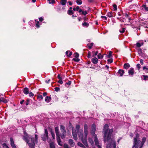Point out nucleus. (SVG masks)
I'll use <instances>...</instances> for the list:
<instances>
[{"label": "nucleus", "instance_id": "60", "mask_svg": "<svg viewBox=\"0 0 148 148\" xmlns=\"http://www.w3.org/2000/svg\"><path fill=\"white\" fill-rule=\"evenodd\" d=\"M136 67L138 68V70H139L140 68V64H137L136 65Z\"/></svg>", "mask_w": 148, "mask_h": 148}, {"label": "nucleus", "instance_id": "28", "mask_svg": "<svg viewBox=\"0 0 148 148\" xmlns=\"http://www.w3.org/2000/svg\"><path fill=\"white\" fill-rule=\"evenodd\" d=\"M55 132L57 136H60L59 133V130L57 127H56L55 128Z\"/></svg>", "mask_w": 148, "mask_h": 148}, {"label": "nucleus", "instance_id": "59", "mask_svg": "<svg viewBox=\"0 0 148 148\" xmlns=\"http://www.w3.org/2000/svg\"><path fill=\"white\" fill-rule=\"evenodd\" d=\"M51 134L52 135V137L53 138V139L55 138V135L54 133V132H51Z\"/></svg>", "mask_w": 148, "mask_h": 148}, {"label": "nucleus", "instance_id": "53", "mask_svg": "<svg viewBox=\"0 0 148 148\" xmlns=\"http://www.w3.org/2000/svg\"><path fill=\"white\" fill-rule=\"evenodd\" d=\"M63 147L64 148H69L68 145L66 144H64Z\"/></svg>", "mask_w": 148, "mask_h": 148}, {"label": "nucleus", "instance_id": "30", "mask_svg": "<svg viewBox=\"0 0 148 148\" xmlns=\"http://www.w3.org/2000/svg\"><path fill=\"white\" fill-rule=\"evenodd\" d=\"M107 16L110 18L112 17L113 16V13L112 12H108Z\"/></svg>", "mask_w": 148, "mask_h": 148}, {"label": "nucleus", "instance_id": "21", "mask_svg": "<svg viewBox=\"0 0 148 148\" xmlns=\"http://www.w3.org/2000/svg\"><path fill=\"white\" fill-rule=\"evenodd\" d=\"M66 54L68 57H70L72 54V52L69 51H67L66 52Z\"/></svg>", "mask_w": 148, "mask_h": 148}, {"label": "nucleus", "instance_id": "49", "mask_svg": "<svg viewBox=\"0 0 148 148\" xmlns=\"http://www.w3.org/2000/svg\"><path fill=\"white\" fill-rule=\"evenodd\" d=\"M107 61L108 63H111L113 62V59L112 58L108 59V60Z\"/></svg>", "mask_w": 148, "mask_h": 148}, {"label": "nucleus", "instance_id": "26", "mask_svg": "<svg viewBox=\"0 0 148 148\" xmlns=\"http://www.w3.org/2000/svg\"><path fill=\"white\" fill-rule=\"evenodd\" d=\"M51 100V97L48 96H47L45 99V101L47 102H49Z\"/></svg>", "mask_w": 148, "mask_h": 148}, {"label": "nucleus", "instance_id": "23", "mask_svg": "<svg viewBox=\"0 0 148 148\" xmlns=\"http://www.w3.org/2000/svg\"><path fill=\"white\" fill-rule=\"evenodd\" d=\"M3 102L4 103H7V100L4 98L3 97H1L0 98V103Z\"/></svg>", "mask_w": 148, "mask_h": 148}, {"label": "nucleus", "instance_id": "31", "mask_svg": "<svg viewBox=\"0 0 148 148\" xmlns=\"http://www.w3.org/2000/svg\"><path fill=\"white\" fill-rule=\"evenodd\" d=\"M140 142V141H138V142H137L136 143H135V145H134L133 147H135V148H138V146H139V145H138V143Z\"/></svg>", "mask_w": 148, "mask_h": 148}, {"label": "nucleus", "instance_id": "44", "mask_svg": "<svg viewBox=\"0 0 148 148\" xmlns=\"http://www.w3.org/2000/svg\"><path fill=\"white\" fill-rule=\"evenodd\" d=\"M79 128H80V126L79 125H77L76 126V132H77L79 131Z\"/></svg>", "mask_w": 148, "mask_h": 148}, {"label": "nucleus", "instance_id": "37", "mask_svg": "<svg viewBox=\"0 0 148 148\" xmlns=\"http://www.w3.org/2000/svg\"><path fill=\"white\" fill-rule=\"evenodd\" d=\"M67 13L69 15H73L74 14V12L72 10H69L68 11Z\"/></svg>", "mask_w": 148, "mask_h": 148}, {"label": "nucleus", "instance_id": "64", "mask_svg": "<svg viewBox=\"0 0 148 148\" xmlns=\"http://www.w3.org/2000/svg\"><path fill=\"white\" fill-rule=\"evenodd\" d=\"M39 20L40 22L44 20L43 18L41 17L39 18Z\"/></svg>", "mask_w": 148, "mask_h": 148}, {"label": "nucleus", "instance_id": "32", "mask_svg": "<svg viewBox=\"0 0 148 148\" xmlns=\"http://www.w3.org/2000/svg\"><path fill=\"white\" fill-rule=\"evenodd\" d=\"M67 0H60V3L62 5H65L66 2Z\"/></svg>", "mask_w": 148, "mask_h": 148}, {"label": "nucleus", "instance_id": "22", "mask_svg": "<svg viewBox=\"0 0 148 148\" xmlns=\"http://www.w3.org/2000/svg\"><path fill=\"white\" fill-rule=\"evenodd\" d=\"M93 45L94 43H89L87 45L86 47L89 49H90L92 48Z\"/></svg>", "mask_w": 148, "mask_h": 148}, {"label": "nucleus", "instance_id": "5", "mask_svg": "<svg viewBox=\"0 0 148 148\" xmlns=\"http://www.w3.org/2000/svg\"><path fill=\"white\" fill-rule=\"evenodd\" d=\"M94 141L95 144L98 148H101V144H100L98 141L96 135H95L94 137Z\"/></svg>", "mask_w": 148, "mask_h": 148}, {"label": "nucleus", "instance_id": "56", "mask_svg": "<svg viewBox=\"0 0 148 148\" xmlns=\"http://www.w3.org/2000/svg\"><path fill=\"white\" fill-rule=\"evenodd\" d=\"M88 14L87 12L86 11H82V14L84 15H86Z\"/></svg>", "mask_w": 148, "mask_h": 148}, {"label": "nucleus", "instance_id": "24", "mask_svg": "<svg viewBox=\"0 0 148 148\" xmlns=\"http://www.w3.org/2000/svg\"><path fill=\"white\" fill-rule=\"evenodd\" d=\"M130 67V64L128 63H125L124 64L123 67L126 69H128Z\"/></svg>", "mask_w": 148, "mask_h": 148}, {"label": "nucleus", "instance_id": "58", "mask_svg": "<svg viewBox=\"0 0 148 148\" xmlns=\"http://www.w3.org/2000/svg\"><path fill=\"white\" fill-rule=\"evenodd\" d=\"M87 57H88V58H90L91 57V52L90 51L88 52Z\"/></svg>", "mask_w": 148, "mask_h": 148}, {"label": "nucleus", "instance_id": "13", "mask_svg": "<svg viewBox=\"0 0 148 148\" xmlns=\"http://www.w3.org/2000/svg\"><path fill=\"white\" fill-rule=\"evenodd\" d=\"M57 140L58 144L59 145L62 146V142L61 140L60 137V136H57Z\"/></svg>", "mask_w": 148, "mask_h": 148}, {"label": "nucleus", "instance_id": "11", "mask_svg": "<svg viewBox=\"0 0 148 148\" xmlns=\"http://www.w3.org/2000/svg\"><path fill=\"white\" fill-rule=\"evenodd\" d=\"M84 132L85 134V136H86V137L87 136V135L88 134V126L87 124H85L84 125Z\"/></svg>", "mask_w": 148, "mask_h": 148}, {"label": "nucleus", "instance_id": "62", "mask_svg": "<svg viewBox=\"0 0 148 148\" xmlns=\"http://www.w3.org/2000/svg\"><path fill=\"white\" fill-rule=\"evenodd\" d=\"M58 83L60 84H62L63 83V82L62 81V79H59L58 82Z\"/></svg>", "mask_w": 148, "mask_h": 148}, {"label": "nucleus", "instance_id": "35", "mask_svg": "<svg viewBox=\"0 0 148 148\" xmlns=\"http://www.w3.org/2000/svg\"><path fill=\"white\" fill-rule=\"evenodd\" d=\"M61 132H62V136H61V137L63 138V137H64V134L66 133V131L65 129L63 130H61Z\"/></svg>", "mask_w": 148, "mask_h": 148}, {"label": "nucleus", "instance_id": "57", "mask_svg": "<svg viewBox=\"0 0 148 148\" xmlns=\"http://www.w3.org/2000/svg\"><path fill=\"white\" fill-rule=\"evenodd\" d=\"M139 54L140 56L142 57H145L146 56L145 54L144 53H143L142 52V53H140V54Z\"/></svg>", "mask_w": 148, "mask_h": 148}, {"label": "nucleus", "instance_id": "43", "mask_svg": "<svg viewBox=\"0 0 148 148\" xmlns=\"http://www.w3.org/2000/svg\"><path fill=\"white\" fill-rule=\"evenodd\" d=\"M97 57L99 59H102L103 58V56L101 53H99L97 55Z\"/></svg>", "mask_w": 148, "mask_h": 148}, {"label": "nucleus", "instance_id": "25", "mask_svg": "<svg viewBox=\"0 0 148 148\" xmlns=\"http://www.w3.org/2000/svg\"><path fill=\"white\" fill-rule=\"evenodd\" d=\"M23 91L24 93L27 94L29 93V90L27 88H25L23 90Z\"/></svg>", "mask_w": 148, "mask_h": 148}, {"label": "nucleus", "instance_id": "36", "mask_svg": "<svg viewBox=\"0 0 148 148\" xmlns=\"http://www.w3.org/2000/svg\"><path fill=\"white\" fill-rule=\"evenodd\" d=\"M77 145L78 146H79L83 148H85V145H83L82 143H81L80 142H78L77 143Z\"/></svg>", "mask_w": 148, "mask_h": 148}, {"label": "nucleus", "instance_id": "29", "mask_svg": "<svg viewBox=\"0 0 148 148\" xmlns=\"http://www.w3.org/2000/svg\"><path fill=\"white\" fill-rule=\"evenodd\" d=\"M88 140L89 143L91 144V145H93L94 142L92 139L91 138H88Z\"/></svg>", "mask_w": 148, "mask_h": 148}, {"label": "nucleus", "instance_id": "52", "mask_svg": "<svg viewBox=\"0 0 148 148\" xmlns=\"http://www.w3.org/2000/svg\"><path fill=\"white\" fill-rule=\"evenodd\" d=\"M65 129V127L63 125H61L60 126V130H63Z\"/></svg>", "mask_w": 148, "mask_h": 148}, {"label": "nucleus", "instance_id": "51", "mask_svg": "<svg viewBox=\"0 0 148 148\" xmlns=\"http://www.w3.org/2000/svg\"><path fill=\"white\" fill-rule=\"evenodd\" d=\"M55 90L56 92H58L60 90V88L59 87H56L55 88Z\"/></svg>", "mask_w": 148, "mask_h": 148}, {"label": "nucleus", "instance_id": "54", "mask_svg": "<svg viewBox=\"0 0 148 148\" xmlns=\"http://www.w3.org/2000/svg\"><path fill=\"white\" fill-rule=\"evenodd\" d=\"M73 59L74 61L76 62H78L79 61V59L77 58H73Z\"/></svg>", "mask_w": 148, "mask_h": 148}, {"label": "nucleus", "instance_id": "12", "mask_svg": "<svg viewBox=\"0 0 148 148\" xmlns=\"http://www.w3.org/2000/svg\"><path fill=\"white\" fill-rule=\"evenodd\" d=\"M72 134L74 139L76 140H77V135L76 131L72 130Z\"/></svg>", "mask_w": 148, "mask_h": 148}, {"label": "nucleus", "instance_id": "61", "mask_svg": "<svg viewBox=\"0 0 148 148\" xmlns=\"http://www.w3.org/2000/svg\"><path fill=\"white\" fill-rule=\"evenodd\" d=\"M101 18L102 19H104L105 20H107V17L104 16H101Z\"/></svg>", "mask_w": 148, "mask_h": 148}, {"label": "nucleus", "instance_id": "2", "mask_svg": "<svg viewBox=\"0 0 148 148\" xmlns=\"http://www.w3.org/2000/svg\"><path fill=\"white\" fill-rule=\"evenodd\" d=\"M23 139L28 143L30 148H35V143L34 138H29V140L27 136H24Z\"/></svg>", "mask_w": 148, "mask_h": 148}, {"label": "nucleus", "instance_id": "1", "mask_svg": "<svg viewBox=\"0 0 148 148\" xmlns=\"http://www.w3.org/2000/svg\"><path fill=\"white\" fill-rule=\"evenodd\" d=\"M108 124H106L103 127L104 141L106 143V148H116V142L111 135L113 131L112 129H109Z\"/></svg>", "mask_w": 148, "mask_h": 148}, {"label": "nucleus", "instance_id": "33", "mask_svg": "<svg viewBox=\"0 0 148 148\" xmlns=\"http://www.w3.org/2000/svg\"><path fill=\"white\" fill-rule=\"evenodd\" d=\"M143 70L145 72V73H148V67L146 66H143Z\"/></svg>", "mask_w": 148, "mask_h": 148}, {"label": "nucleus", "instance_id": "38", "mask_svg": "<svg viewBox=\"0 0 148 148\" xmlns=\"http://www.w3.org/2000/svg\"><path fill=\"white\" fill-rule=\"evenodd\" d=\"M118 14L120 16H124V14L123 13L122 11H121L120 12H119L118 13Z\"/></svg>", "mask_w": 148, "mask_h": 148}, {"label": "nucleus", "instance_id": "55", "mask_svg": "<svg viewBox=\"0 0 148 148\" xmlns=\"http://www.w3.org/2000/svg\"><path fill=\"white\" fill-rule=\"evenodd\" d=\"M71 84V81H69L68 82H66V84H65V86H66V85L67 84V85H70Z\"/></svg>", "mask_w": 148, "mask_h": 148}, {"label": "nucleus", "instance_id": "9", "mask_svg": "<svg viewBox=\"0 0 148 148\" xmlns=\"http://www.w3.org/2000/svg\"><path fill=\"white\" fill-rule=\"evenodd\" d=\"M78 136L79 138L81 139L83 138V132L82 130H81L77 132Z\"/></svg>", "mask_w": 148, "mask_h": 148}, {"label": "nucleus", "instance_id": "16", "mask_svg": "<svg viewBox=\"0 0 148 148\" xmlns=\"http://www.w3.org/2000/svg\"><path fill=\"white\" fill-rule=\"evenodd\" d=\"M69 143L72 147H73L75 145V143L71 139H70L69 140Z\"/></svg>", "mask_w": 148, "mask_h": 148}, {"label": "nucleus", "instance_id": "34", "mask_svg": "<svg viewBox=\"0 0 148 148\" xmlns=\"http://www.w3.org/2000/svg\"><path fill=\"white\" fill-rule=\"evenodd\" d=\"M123 16H122L121 17L118 18L117 19L119 20L121 22H124L125 20V18L123 17Z\"/></svg>", "mask_w": 148, "mask_h": 148}, {"label": "nucleus", "instance_id": "40", "mask_svg": "<svg viewBox=\"0 0 148 148\" xmlns=\"http://www.w3.org/2000/svg\"><path fill=\"white\" fill-rule=\"evenodd\" d=\"M50 148H55V146L53 143L51 142L49 144Z\"/></svg>", "mask_w": 148, "mask_h": 148}, {"label": "nucleus", "instance_id": "15", "mask_svg": "<svg viewBox=\"0 0 148 148\" xmlns=\"http://www.w3.org/2000/svg\"><path fill=\"white\" fill-rule=\"evenodd\" d=\"M96 126L95 124H93L92 125V132L93 134H95L96 130Z\"/></svg>", "mask_w": 148, "mask_h": 148}, {"label": "nucleus", "instance_id": "18", "mask_svg": "<svg viewBox=\"0 0 148 148\" xmlns=\"http://www.w3.org/2000/svg\"><path fill=\"white\" fill-rule=\"evenodd\" d=\"M134 69L132 68H131L128 71V73L129 75H132L134 74Z\"/></svg>", "mask_w": 148, "mask_h": 148}, {"label": "nucleus", "instance_id": "7", "mask_svg": "<svg viewBox=\"0 0 148 148\" xmlns=\"http://www.w3.org/2000/svg\"><path fill=\"white\" fill-rule=\"evenodd\" d=\"M129 22L130 23V24L131 25L132 27L133 28H136V26L135 25V23H136V21H134L133 20L131 19L130 18H128Z\"/></svg>", "mask_w": 148, "mask_h": 148}, {"label": "nucleus", "instance_id": "14", "mask_svg": "<svg viewBox=\"0 0 148 148\" xmlns=\"http://www.w3.org/2000/svg\"><path fill=\"white\" fill-rule=\"evenodd\" d=\"M10 144L12 148H16V147L14 144L13 139L12 138H10Z\"/></svg>", "mask_w": 148, "mask_h": 148}, {"label": "nucleus", "instance_id": "10", "mask_svg": "<svg viewBox=\"0 0 148 148\" xmlns=\"http://www.w3.org/2000/svg\"><path fill=\"white\" fill-rule=\"evenodd\" d=\"M124 73L125 72L124 70L119 69L117 73L116 74L117 75H119L120 76H122Z\"/></svg>", "mask_w": 148, "mask_h": 148}, {"label": "nucleus", "instance_id": "41", "mask_svg": "<svg viewBox=\"0 0 148 148\" xmlns=\"http://www.w3.org/2000/svg\"><path fill=\"white\" fill-rule=\"evenodd\" d=\"M37 99L40 100H42L43 98L42 96L41 95H38L37 96Z\"/></svg>", "mask_w": 148, "mask_h": 148}, {"label": "nucleus", "instance_id": "48", "mask_svg": "<svg viewBox=\"0 0 148 148\" xmlns=\"http://www.w3.org/2000/svg\"><path fill=\"white\" fill-rule=\"evenodd\" d=\"M113 9L114 11H116L117 10V5L116 4H114L113 5Z\"/></svg>", "mask_w": 148, "mask_h": 148}, {"label": "nucleus", "instance_id": "3", "mask_svg": "<svg viewBox=\"0 0 148 148\" xmlns=\"http://www.w3.org/2000/svg\"><path fill=\"white\" fill-rule=\"evenodd\" d=\"M134 145H135V143H137L138 141H140V142L138 143V144L139 145V146H138V148H141L143 146L144 143L145 142L146 140V138L145 137H143L142 138V141L141 142V141L140 140H138L137 138H134Z\"/></svg>", "mask_w": 148, "mask_h": 148}, {"label": "nucleus", "instance_id": "50", "mask_svg": "<svg viewBox=\"0 0 148 148\" xmlns=\"http://www.w3.org/2000/svg\"><path fill=\"white\" fill-rule=\"evenodd\" d=\"M74 56L76 58H77L79 56V54L77 53H74Z\"/></svg>", "mask_w": 148, "mask_h": 148}, {"label": "nucleus", "instance_id": "20", "mask_svg": "<svg viewBox=\"0 0 148 148\" xmlns=\"http://www.w3.org/2000/svg\"><path fill=\"white\" fill-rule=\"evenodd\" d=\"M122 25H121V29L119 30V32L121 33H123L125 32L126 29V27H122Z\"/></svg>", "mask_w": 148, "mask_h": 148}, {"label": "nucleus", "instance_id": "19", "mask_svg": "<svg viewBox=\"0 0 148 148\" xmlns=\"http://www.w3.org/2000/svg\"><path fill=\"white\" fill-rule=\"evenodd\" d=\"M91 61L94 64H96L98 62V60L97 58L94 57L92 59Z\"/></svg>", "mask_w": 148, "mask_h": 148}, {"label": "nucleus", "instance_id": "46", "mask_svg": "<svg viewBox=\"0 0 148 148\" xmlns=\"http://www.w3.org/2000/svg\"><path fill=\"white\" fill-rule=\"evenodd\" d=\"M47 1H49V3H55V0H47Z\"/></svg>", "mask_w": 148, "mask_h": 148}, {"label": "nucleus", "instance_id": "8", "mask_svg": "<svg viewBox=\"0 0 148 148\" xmlns=\"http://www.w3.org/2000/svg\"><path fill=\"white\" fill-rule=\"evenodd\" d=\"M87 136L86 137V136H85L84 138L83 137L81 138V139L84 145H85V146L86 147H88V146L87 141Z\"/></svg>", "mask_w": 148, "mask_h": 148}, {"label": "nucleus", "instance_id": "45", "mask_svg": "<svg viewBox=\"0 0 148 148\" xmlns=\"http://www.w3.org/2000/svg\"><path fill=\"white\" fill-rule=\"evenodd\" d=\"M112 52L111 51H110L109 52L108 55H107V57L108 58H110L112 56Z\"/></svg>", "mask_w": 148, "mask_h": 148}, {"label": "nucleus", "instance_id": "4", "mask_svg": "<svg viewBox=\"0 0 148 148\" xmlns=\"http://www.w3.org/2000/svg\"><path fill=\"white\" fill-rule=\"evenodd\" d=\"M42 140L43 141H46L48 138V132L47 130L45 129V134L41 136Z\"/></svg>", "mask_w": 148, "mask_h": 148}, {"label": "nucleus", "instance_id": "63", "mask_svg": "<svg viewBox=\"0 0 148 148\" xmlns=\"http://www.w3.org/2000/svg\"><path fill=\"white\" fill-rule=\"evenodd\" d=\"M138 52L139 54H140V53H142V52L141 49L140 48L138 49Z\"/></svg>", "mask_w": 148, "mask_h": 148}, {"label": "nucleus", "instance_id": "42", "mask_svg": "<svg viewBox=\"0 0 148 148\" xmlns=\"http://www.w3.org/2000/svg\"><path fill=\"white\" fill-rule=\"evenodd\" d=\"M142 77H144L143 79L145 80H148V76L147 75H143Z\"/></svg>", "mask_w": 148, "mask_h": 148}, {"label": "nucleus", "instance_id": "27", "mask_svg": "<svg viewBox=\"0 0 148 148\" xmlns=\"http://www.w3.org/2000/svg\"><path fill=\"white\" fill-rule=\"evenodd\" d=\"M82 26L84 27H88L89 25V24L88 23H87L86 22H85L83 23L82 24Z\"/></svg>", "mask_w": 148, "mask_h": 148}, {"label": "nucleus", "instance_id": "39", "mask_svg": "<svg viewBox=\"0 0 148 148\" xmlns=\"http://www.w3.org/2000/svg\"><path fill=\"white\" fill-rule=\"evenodd\" d=\"M35 21L36 22V27L37 28H38L40 27L39 25V22L38 21H36V20Z\"/></svg>", "mask_w": 148, "mask_h": 148}, {"label": "nucleus", "instance_id": "17", "mask_svg": "<svg viewBox=\"0 0 148 148\" xmlns=\"http://www.w3.org/2000/svg\"><path fill=\"white\" fill-rule=\"evenodd\" d=\"M144 44V42L142 41H139L137 42L136 44V46L137 47H139L142 45H143Z\"/></svg>", "mask_w": 148, "mask_h": 148}, {"label": "nucleus", "instance_id": "6", "mask_svg": "<svg viewBox=\"0 0 148 148\" xmlns=\"http://www.w3.org/2000/svg\"><path fill=\"white\" fill-rule=\"evenodd\" d=\"M140 8L141 10L145 11L148 12V6L146 5V3H144L140 7Z\"/></svg>", "mask_w": 148, "mask_h": 148}, {"label": "nucleus", "instance_id": "47", "mask_svg": "<svg viewBox=\"0 0 148 148\" xmlns=\"http://www.w3.org/2000/svg\"><path fill=\"white\" fill-rule=\"evenodd\" d=\"M76 2L77 4L80 5L82 3V1L81 0H77Z\"/></svg>", "mask_w": 148, "mask_h": 148}]
</instances>
